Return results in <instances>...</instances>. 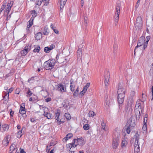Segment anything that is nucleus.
Returning a JSON list of instances; mask_svg holds the SVG:
<instances>
[{
  "instance_id": "f257e3e1",
  "label": "nucleus",
  "mask_w": 153,
  "mask_h": 153,
  "mask_svg": "<svg viewBox=\"0 0 153 153\" xmlns=\"http://www.w3.org/2000/svg\"><path fill=\"white\" fill-rule=\"evenodd\" d=\"M146 95L144 94H142V100L140 101L139 100L136 102V105L135 107V112L136 119L139 120L140 119V116L142 111L143 108L142 106L141 105V104L140 102H143L144 101L146 100Z\"/></svg>"
},
{
  "instance_id": "4be33fe9",
  "label": "nucleus",
  "mask_w": 153,
  "mask_h": 153,
  "mask_svg": "<svg viewBox=\"0 0 153 153\" xmlns=\"http://www.w3.org/2000/svg\"><path fill=\"white\" fill-rule=\"evenodd\" d=\"M128 142L125 138H123L122 139L121 147L123 148L126 146L127 145Z\"/></svg>"
},
{
  "instance_id": "473e14b6",
  "label": "nucleus",
  "mask_w": 153,
  "mask_h": 153,
  "mask_svg": "<svg viewBox=\"0 0 153 153\" xmlns=\"http://www.w3.org/2000/svg\"><path fill=\"white\" fill-rule=\"evenodd\" d=\"M79 86H77V88L76 89V91L74 92L73 93V95L74 96L77 97L79 94Z\"/></svg>"
},
{
  "instance_id": "f03ea898",
  "label": "nucleus",
  "mask_w": 153,
  "mask_h": 153,
  "mask_svg": "<svg viewBox=\"0 0 153 153\" xmlns=\"http://www.w3.org/2000/svg\"><path fill=\"white\" fill-rule=\"evenodd\" d=\"M125 90L122 87L119 88L117 91V101L119 104H122L124 101L125 95Z\"/></svg>"
},
{
  "instance_id": "58836bf2",
  "label": "nucleus",
  "mask_w": 153,
  "mask_h": 153,
  "mask_svg": "<svg viewBox=\"0 0 153 153\" xmlns=\"http://www.w3.org/2000/svg\"><path fill=\"white\" fill-rule=\"evenodd\" d=\"M22 130L19 131L17 134V137L18 138H20L22 136Z\"/></svg>"
},
{
  "instance_id": "7ed1b4c3",
  "label": "nucleus",
  "mask_w": 153,
  "mask_h": 153,
  "mask_svg": "<svg viewBox=\"0 0 153 153\" xmlns=\"http://www.w3.org/2000/svg\"><path fill=\"white\" fill-rule=\"evenodd\" d=\"M56 62V61L54 59H49L44 62V68L46 70H51L53 68Z\"/></svg>"
},
{
  "instance_id": "7c9ffc66",
  "label": "nucleus",
  "mask_w": 153,
  "mask_h": 153,
  "mask_svg": "<svg viewBox=\"0 0 153 153\" xmlns=\"http://www.w3.org/2000/svg\"><path fill=\"white\" fill-rule=\"evenodd\" d=\"M106 126V124L104 123V121H103L102 122L101 125V129H102L103 130L106 131L105 127Z\"/></svg>"
},
{
  "instance_id": "aec40b11",
  "label": "nucleus",
  "mask_w": 153,
  "mask_h": 153,
  "mask_svg": "<svg viewBox=\"0 0 153 153\" xmlns=\"http://www.w3.org/2000/svg\"><path fill=\"white\" fill-rule=\"evenodd\" d=\"M70 90L72 91L73 92L75 90V83L74 82L72 81L71 80L70 81Z\"/></svg>"
},
{
  "instance_id": "052dcab7",
  "label": "nucleus",
  "mask_w": 153,
  "mask_h": 153,
  "mask_svg": "<svg viewBox=\"0 0 153 153\" xmlns=\"http://www.w3.org/2000/svg\"><path fill=\"white\" fill-rule=\"evenodd\" d=\"M2 46V45H0V53H1L3 51Z\"/></svg>"
},
{
  "instance_id": "37998d69",
  "label": "nucleus",
  "mask_w": 153,
  "mask_h": 153,
  "mask_svg": "<svg viewBox=\"0 0 153 153\" xmlns=\"http://www.w3.org/2000/svg\"><path fill=\"white\" fill-rule=\"evenodd\" d=\"M65 116L67 120H70L71 118V116L68 113H65Z\"/></svg>"
},
{
  "instance_id": "ddd939ff",
  "label": "nucleus",
  "mask_w": 153,
  "mask_h": 153,
  "mask_svg": "<svg viewBox=\"0 0 153 153\" xmlns=\"http://www.w3.org/2000/svg\"><path fill=\"white\" fill-rule=\"evenodd\" d=\"M118 141L119 138L118 136L113 139L112 144V147L113 148L117 149L119 144Z\"/></svg>"
},
{
  "instance_id": "a211bd4d",
  "label": "nucleus",
  "mask_w": 153,
  "mask_h": 153,
  "mask_svg": "<svg viewBox=\"0 0 153 153\" xmlns=\"http://www.w3.org/2000/svg\"><path fill=\"white\" fill-rule=\"evenodd\" d=\"M139 141H135L134 151L135 153H138L140 151Z\"/></svg>"
},
{
  "instance_id": "0e129e2a",
  "label": "nucleus",
  "mask_w": 153,
  "mask_h": 153,
  "mask_svg": "<svg viewBox=\"0 0 153 153\" xmlns=\"http://www.w3.org/2000/svg\"><path fill=\"white\" fill-rule=\"evenodd\" d=\"M51 27L53 30L55 28V27H54V25L53 24H51Z\"/></svg>"
},
{
  "instance_id": "423d86ee",
  "label": "nucleus",
  "mask_w": 153,
  "mask_h": 153,
  "mask_svg": "<svg viewBox=\"0 0 153 153\" xmlns=\"http://www.w3.org/2000/svg\"><path fill=\"white\" fill-rule=\"evenodd\" d=\"M56 90L61 93L65 92L66 91V88L65 85L62 84H58L55 85Z\"/></svg>"
},
{
  "instance_id": "e2e57ef3",
  "label": "nucleus",
  "mask_w": 153,
  "mask_h": 153,
  "mask_svg": "<svg viewBox=\"0 0 153 153\" xmlns=\"http://www.w3.org/2000/svg\"><path fill=\"white\" fill-rule=\"evenodd\" d=\"M53 30L56 33V34L59 33V31L57 30L56 29H54V30Z\"/></svg>"
},
{
  "instance_id": "20e7f679",
  "label": "nucleus",
  "mask_w": 153,
  "mask_h": 153,
  "mask_svg": "<svg viewBox=\"0 0 153 153\" xmlns=\"http://www.w3.org/2000/svg\"><path fill=\"white\" fill-rule=\"evenodd\" d=\"M121 4L119 3H117L116 4L115 10V12L114 15V19L115 22H117L119 18V15L120 13Z\"/></svg>"
},
{
  "instance_id": "3c124183",
  "label": "nucleus",
  "mask_w": 153,
  "mask_h": 153,
  "mask_svg": "<svg viewBox=\"0 0 153 153\" xmlns=\"http://www.w3.org/2000/svg\"><path fill=\"white\" fill-rule=\"evenodd\" d=\"M10 111V115L11 117H13L14 114V112L12 110V109H10L9 110Z\"/></svg>"
},
{
  "instance_id": "6ab92c4d",
  "label": "nucleus",
  "mask_w": 153,
  "mask_h": 153,
  "mask_svg": "<svg viewBox=\"0 0 153 153\" xmlns=\"http://www.w3.org/2000/svg\"><path fill=\"white\" fill-rule=\"evenodd\" d=\"M33 17H31L29 21L27 22V27L26 28V30L27 31H28L29 30V28L33 25Z\"/></svg>"
},
{
  "instance_id": "c03bdc74",
  "label": "nucleus",
  "mask_w": 153,
  "mask_h": 153,
  "mask_svg": "<svg viewBox=\"0 0 153 153\" xmlns=\"http://www.w3.org/2000/svg\"><path fill=\"white\" fill-rule=\"evenodd\" d=\"M127 101L128 103L130 105H131L134 102V100H133L132 97H131V100L128 99Z\"/></svg>"
},
{
  "instance_id": "9b49d317",
  "label": "nucleus",
  "mask_w": 153,
  "mask_h": 153,
  "mask_svg": "<svg viewBox=\"0 0 153 153\" xmlns=\"http://www.w3.org/2000/svg\"><path fill=\"white\" fill-rule=\"evenodd\" d=\"M145 37L144 36H142L140 37L138 40L137 45L136 46V48H137L138 47L141 46L145 43Z\"/></svg>"
},
{
  "instance_id": "393cba45",
  "label": "nucleus",
  "mask_w": 153,
  "mask_h": 153,
  "mask_svg": "<svg viewBox=\"0 0 153 153\" xmlns=\"http://www.w3.org/2000/svg\"><path fill=\"white\" fill-rule=\"evenodd\" d=\"M36 39L37 40H40L42 38V34L41 32H39L35 35Z\"/></svg>"
},
{
  "instance_id": "dca6fc26",
  "label": "nucleus",
  "mask_w": 153,
  "mask_h": 153,
  "mask_svg": "<svg viewBox=\"0 0 153 153\" xmlns=\"http://www.w3.org/2000/svg\"><path fill=\"white\" fill-rule=\"evenodd\" d=\"M109 75L110 74L108 71L107 72L105 75H104V79L105 80L104 81V82L105 85L106 86H108V82L110 77Z\"/></svg>"
},
{
  "instance_id": "bf43d9fd",
  "label": "nucleus",
  "mask_w": 153,
  "mask_h": 153,
  "mask_svg": "<svg viewBox=\"0 0 153 153\" xmlns=\"http://www.w3.org/2000/svg\"><path fill=\"white\" fill-rule=\"evenodd\" d=\"M55 47V45L53 44H52L51 45L50 47H49L51 50L53 49Z\"/></svg>"
},
{
  "instance_id": "b1692460",
  "label": "nucleus",
  "mask_w": 153,
  "mask_h": 153,
  "mask_svg": "<svg viewBox=\"0 0 153 153\" xmlns=\"http://www.w3.org/2000/svg\"><path fill=\"white\" fill-rule=\"evenodd\" d=\"M73 136V134L71 133H69L67 134L66 137L64 138L63 140V141L64 142L65 141H66L67 140H68L69 139L71 138Z\"/></svg>"
},
{
  "instance_id": "680f3d73",
  "label": "nucleus",
  "mask_w": 153,
  "mask_h": 153,
  "mask_svg": "<svg viewBox=\"0 0 153 153\" xmlns=\"http://www.w3.org/2000/svg\"><path fill=\"white\" fill-rule=\"evenodd\" d=\"M33 77H32L30 79H29L28 80V82H29L30 83H32V81H33Z\"/></svg>"
},
{
  "instance_id": "c85d7f7f",
  "label": "nucleus",
  "mask_w": 153,
  "mask_h": 153,
  "mask_svg": "<svg viewBox=\"0 0 153 153\" xmlns=\"http://www.w3.org/2000/svg\"><path fill=\"white\" fill-rule=\"evenodd\" d=\"M16 146L15 144H13L10 146V151L13 152L15 150Z\"/></svg>"
},
{
  "instance_id": "4468645a",
  "label": "nucleus",
  "mask_w": 153,
  "mask_h": 153,
  "mask_svg": "<svg viewBox=\"0 0 153 153\" xmlns=\"http://www.w3.org/2000/svg\"><path fill=\"white\" fill-rule=\"evenodd\" d=\"M74 143H76L77 145L79 146L83 145L85 143V142L83 140L82 138L77 139H75L74 140Z\"/></svg>"
},
{
  "instance_id": "c9c22d12",
  "label": "nucleus",
  "mask_w": 153,
  "mask_h": 153,
  "mask_svg": "<svg viewBox=\"0 0 153 153\" xmlns=\"http://www.w3.org/2000/svg\"><path fill=\"white\" fill-rule=\"evenodd\" d=\"M2 128L4 131H7L9 128V126L7 125H2Z\"/></svg>"
},
{
  "instance_id": "774afa93",
  "label": "nucleus",
  "mask_w": 153,
  "mask_h": 153,
  "mask_svg": "<svg viewBox=\"0 0 153 153\" xmlns=\"http://www.w3.org/2000/svg\"><path fill=\"white\" fill-rule=\"evenodd\" d=\"M87 90V89L86 88H85L84 87L82 90L86 93Z\"/></svg>"
},
{
  "instance_id": "338daca9",
  "label": "nucleus",
  "mask_w": 153,
  "mask_h": 153,
  "mask_svg": "<svg viewBox=\"0 0 153 153\" xmlns=\"http://www.w3.org/2000/svg\"><path fill=\"white\" fill-rule=\"evenodd\" d=\"M30 121L31 122L34 123V122H36V121L34 118H30Z\"/></svg>"
},
{
  "instance_id": "4d7b16f0",
  "label": "nucleus",
  "mask_w": 153,
  "mask_h": 153,
  "mask_svg": "<svg viewBox=\"0 0 153 153\" xmlns=\"http://www.w3.org/2000/svg\"><path fill=\"white\" fill-rule=\"evenodd\" d=\"M13 88H11L9 89L8 92V94H9V93H11L13 90Z\"/></svg>"
},
{
  "instance_id": "f3484780",
  "label": "nucleus",
  "mask_w": 153,
  "mask_h": 153,
  "mask_svg": "<svg viewBox=\"0 0 153 153\" xmlns=\"http://www.w3.org/2000/svg\"><path fill=\"white\" fill-rule=\"evenodd\" d=\"M60 114V113L58 112H56L54 114L55 119L59 123V125L64 122L63 121H61V119L59 118Z\"/></svg>"
},
{
  "instance_id": "2f4dec72",
  "label": "nucleus",
  "mask_w": 153,
  "mask_h": 153,
  "mask_svg": "<svg viewBox=\"0 0 153 153\" xmlns=\"http://www.w3.org/2000/svg\"><path fill=\"white\" fill-rule=\"evenodd\" d=\"M6 2H4L3 3L2 5L1 6L0 10V13H1L2 11L5 9L6 6Z\"/></svg>"
},
{
  "instance_id": "5fc2aeb1",
  "label": "nucleus",
  "mask_w": 153,
  "mask_h": 153,
  "mask_svg": "<svg viewBox=\"0 0 153 153\" xmlns=\"http://www.w3.org/2000/svg\"><path fill=\"white\" fill-rule=\"evenodd\" d=\"M90 83H86V85L84 86L86 88H88L90 86Z\"/></svg>"
},
{
  "instance_id": "72a5a7b5",
  "label": "nucleus",
  "mask_w": 153,
  "mask_h": 153,
  "mask_svg": "<svg viewBox=\"0 0 153 153\" xmlns=\"http://www.w3.org/2000/svg\"><path fill=\"white\" fill-rule=\"evenodd\" d=\"M139 135L138 134L137 132L136 133L135 135L134 136V138L135 139V141H139Z\"/></svg>"
},
{
  "instance_id": "1a4fd4ad",
  "label": "nucleus",
  "mask_w": 153,
  "mask_h": 153,
  "mask_svg": "<svg viewBox=\"0 0 153 153\" xmlns=\"http://www.w3.org/2000/svg\"><path fill=\"white\" fill-rule=\"evenodd\" d=\"M42 109L44 111V116L46 117L48 119H51L52 115L49 113L48 108L46 107H43Z\"/></svg>"
},
{
  "instance_id": "412c9836",
  "label": "nucleus",
  "mask_w": 153,
  "mask_h": 153,
  "mask_svg": "<svg viewBox=\"0 0 153 153\" xmlns=\"http://www.w3.org/2000/svg\"><path fill=\"white\" fill-rule=\"evenodd\" d=\"M150 39V37L149 36H147L146 38V41L145 42V43L143 45L142 49L143 50H144L147 47L148 45V42Z\"/></svg>"
},
{
  "instance_id": "49530a36",
  "label": "nucleus",
  "mask_w": 153,
  "mask_h": 153,
  "mask_svg": "<svg viewBox=\"0 0 153 153\" xmlns=\"http://www.w3.org/2000/svg\"><path fill=\"white\" fill-rule=\"evenodd\" d=\"M44 51L46 53H49L51 50H50L49 48L48 47H45L44 49Z\"/></svg>"
},
{
  "instance_id": "9d476101",
  "label": "nucleus",
  "mask_w": 153,
  "mask_h": 153,
  "mask_svg": "<svg viewBox=\"0 0 153 153\" xmlns=\"http://www.w3.org/2000/svg\"><path fill=\"white\" fill-rule=\"evenodd\" d=\"M25 109V105L22 103L20 106L19 112L20 114L22 115V116L24 119H25L27 117Z\"/></svg>"
},
{
  "instance_id": "8fccbe9b",
  "label": "nucleus",
  "mask_w": 153,
  "mask_h": 153,
  "mask_svg": "<svg viewBox=\"0 0 153 153\" xmlns=\"http://www.w3.org/2000/svg\"><path fill=\"white\" fill-rule=\"evenodd\" d=\"M20 92V88H17L15 91V94H19Z\"/></svg>"
},
{
  "instance_id": "603ef678",
  "label": "nucleus",
  "mask_w": 153,
  "mask_h": 153,
  "mask_svg": "<svg viewBox=\"0 0 153 153\" xmlns=\"http://www.w3.org/2000/svg\"><path fill=\"white\" fill-rule=\"evenodd\" d=\"M75 143H74L69 144V145H70V146H71V147H76L77 145H77V144H75Z\"/></svg>"
},
{
  "instance_id": "09e8293b",
  "label": "nucleus",
  "mask_w": 153,
  "mask_h": 153,
  "mask_svg": "<svg viewBox=\"0 0 153 153\" xmlns=\"http://www.w3.org/2000/svg\"><path fill=\"white\" fill-rule=\"evenodd\" d=\"M147 115L146 114L145 115V117L144 119V124H146L147 122Z\"/></svg>"
},
{
  "instance_id": "a878e982",
  "label": "nucleus",
  "mask_w": 153,
  "mask_h": 153,
  "mask_svg": "<svg viewBox=\"0 0 153 153\" xmlns=\"http://www.w3.org/2000/svg\"><path fill=\"white\" fill-rule=\"evenodd\" d=\"M55 145V143H54V142L53 141L51 142L47 146V148L46 149V151H49L50 150V149H48V148L50 147L51 146H53Z\"/></svg>"
},
{
  "instance_id": "bb28decb",
  "label": "nucleus",
  "mask_w": 153,
  "mask_h": 153,
  "mask_svg": "<svg viewBox=\"0 0 153 153\" xmlns=\"http://www.w3.org/2000/svg\"><path fill=\"white\" fill-rule=\"evenodd\" d=\"M40 49V48L39 45H35V49L33 50L34 52H39Z\"/></svg>"
},
{
  "instance_id": "0eeeda50",
  "label": "nucleus",
  "mask_w": 153,
  "mask_h": 153,
  "mask_svg": "<svg viewBox=\"0 0 153 153\" xmlns=\"http://www.w3.org/2000/svg\"><path fill=\"white\" fill-rule=\"evenodd\" d=\"M31 46V45H29L28 44L27 45L24 49L21 51L20 53L21 55L23 56H25L30 50Z\"/></svg>"
},
{
  "instance_id": "2eb2a0df",
  "label": "nucleus",
  "mask_w": 153,
  "mask_h": 153,
  "mask_svg": "<svg viewBox=\"0 0 153 153\" xmlns=\"http://www.w3.org/2000/svg\"><path fill=\"white\" fill-rule=\"evenodd\" d=\"M142 24V20L141 17H138L136 20L135 27H141Z\"/></svg>"
},
{
  "instance_id": "864d4df0",
  "label": "nucleus",
  "mask_w": 153,
  "mask_h": 153,
  "mask_svg": "<svg viewBox=\"0 0 153 153\" xmlns=\"http://www.w3.org/2000/svg\"><path fill=\"white\" fill-rule=\"evenodd\" d=\"M85 93V92L82 90V91H81L80 92V93L79 94V95L80 96L81 95V97H82L83 95H84V94Z\"/></svg>"
},
{
  "instance_id": "5701e85b",
  "label": "nucleus",
  "mask_w": 153,
  "mask_h": 153,
  "mask_svg": "<svg viewBox=\"0 0 153 153\" xmlns=\"http://www.w3.org/2000/svg\"><path fill=\"white\" fill-rule=\"evenodd\" d=\"M67 1V0H61L60 5V10H62V8L64 7Z\"/></svg>"
},
{
  "instance_id": "6e6552de",
  "label": "nucleus",
  "mask_w": 153,
  "mask_h": 153,
  "mask_svg": "<svg viewBox=\"0 0 153 153\" xmlns=\"http://www.w3.org/2000/svg\"><path fill=\"white\" fill-rule=\"evenodd\" d=\"M13 0H8L7 7L5 8L4 10V14L6 12L7 13H9V12L11 10V8L13 5Z\"/></svg>"
},
{
  "instance_id": "ea45409f",
  "label": "nucleus",
  "mask_w": 153,
  "mask_h": 153,
  "mask_svg": "<svg viewBox=\"0 0 153 153\" xmlns=\"http://www.w3.org/2000/svg\"><path fill=\"white\" fill-rule=\"evenodd\" d=\"M83 129L85 130H87L89 129V126L88 124H85L83 126Z\"/></svg>"
},
{
  "instance_id": "c756f323",
  "label": "nucleus",
  "mask_w": 153,
  "mask_h": 153,
  "mask_svg": "<svg viewBox=\"0 0 153 153\" xmlns=\"http://www.w3.org/2000/svg\"><path fill=\"white\" fill-rule=\"evenodd\" d=\"M8 138H5L2 141V143L4 145L7 146L9 143V141L8 140Z\"/></svg>"
},
{
  "instance_id": "79ce46f5",
  "label": "nucleus",
  "mask_w": 153,
  "mask_h": 153,
  "mask_svg": "<svg viewBox=\"0 0 153 153\" xmlns=\"http://www.w3.org/2000/svg\"><path fill=\"white\" fill-rule=\"evenodd\" d=\"M27 97H30V96L32 94V93L30 91V90L29 88L28 89V90L27 92Z\"/></svg>"
},
{
  "instance_id": "e433bc0d",
  "label": "nucleus",
  "mask_w": 153,
  "mask_h": 153,
  "mask_svg": "<svg viewBox=\"0 0 153 153\" xmlns=\"http://www.w3.org/2000/svg\"><path fill=\"white\" fill-rule=\"evenodd\" d=\"M47 29L45 27L42 30V33L44 35H47L48 34L49 32L47 31Z\"/></svg>"
},
{
  "instance_id": "cd10ccee",
  "label": "nucleus",
  "mask_w": 153,
  "mask_h": 153,
  "mask_svg": "<svg viewBox=\"0 0 153 153\" xmlns=\"http://www.w3.org/2000/svg\"><path fill=\"white\" fill-rule=\"evenodd\" d=\"M118 48V45L116 42H114L113 45L114 51L113 52L115 53L117 52V50Z\"/></svg>"
},
{
  "instance_id": "39448f33",
  "label": "nucleus",
  "mask_w": 153,
  "mask_h": 153,
  "mask_svg": "<svg viewBox=\"0 0 153 153\" xmlns=\"http://www.w3.org/2000/svg\"><path fill=\"white\" fill-rule=\"evenodd\" d=\"M135 120L133 116H131L128 121V123L129 124L128 126H127L126 129V131L127 134H130V126H134L135 125Z\"/></svg>"
},
{
  "instance_id": "69168bd1",
  "label": "nucleus",
  "mask_w": 153,
  "mask_h": 153,
  "mask_svg": "<svg viewBox=\"0 0 153 153\" xmlns=\"http://www.w3.org/2000/svg\"><path fill=\"white\" fill-rule=\"evenodd\" d=\"M84 1V0H81V5L82 7L83 6Z\"/></svg>"
},
{
  "instance_id": "a19ab883",
  "label": "nucleus",
  "mask_w": 153,
  "mask_h": 153,
  "mask_svg": "<svg viewBox=\"0 0 153 153\" xmlns=\"http://www.w3.org/2000/svg\"><path fill=\"white\" fill-rule=\"evenodd\" d=\"M9 14V13H7L6 12H5V13L4 14V15L7 16V18L6 19V20L7 21L8 20H9L10 18L11 17V14L8 15Z\"/></svg>"
},
{
  "instance_id": "4c0bfd02",
  "label": "nucleus",
  "mask_w": 153,
  "mask_h": 153,
  "mask_svg": "<svg viewBox=\"0 0 153 153\" xmlns=\"http://www.w3.org/2000/svg\"><path fill=\"white\" fill-rule=\"evenodd\" d=\"M83 23L85 26H87L88 23V18L87 17H84V20Z\"/></svg>"
},
{
  "instance_id": "13d9d810",
  "label": "nucleus",
  "mask_w": 153,
  "mask_h": 153,
  "mask_svg": "<svg viewBox=\"0 0 153 153\" xmlns=\"http://www.w3.org/2000/svg\"><path fill=\"white\" fill-rule=\"evenodd\" d=\"M51 98L50 97H48L45 100V101L46 102H49L51 101Z\"/></svg>"
},
{
  "instance_id": "f8f14e48",
  "label": "nucleus",
  "mask_w": 153,
  "mask_h": 153,
  "mask_svg": "<svg viewBox=\"0 0 153 153\" xmlns=\"http://www.w3.org/2000/svg\"><path fill=\"white\" fill-rule=\"evenodd\" d=\"M83 46H84V45L82 43V44L80 45L79 46L78 49L77 51V56L78 59H80L81 58L82 55V47Z\"/></svg>"
},
{
  "instance_id": "6e6d98bb",
  "label": "nucleus",
  "mask_w": 153,
  "mask_h": 153,
  "mask_svg": "<svg viewBox=\"0 0 153 153\" xmlns=\"http://www.w3.org/2000/svg\"><path fill=\"white\" fill-rule=\"evenodd\" d=\"M147 128L146 125H145V124H144V125H143V127H142V129L143 131H145L147 130Z\"/></svg>"
},
{
  "instance_id": "de8ad7c7",
  "label": "nucleus",
  "mask_w": 153,
  "mask_h": 153,
  "mask_svg": "<svg viewBox=\"0 0 153 153\" xmlns=\"http://www.w3.org/2000/svg\"><path fill=\"white\" fill-rule=\"evenodd\" d=\"M88 114L89 116L93 117L94 115V113L93 111H89Z\"/></svg>"
},
{
  "instance_id": "f704fd0d",
  "label": "nucleus",
  "mask_w": 153,
  "mask_h": 153,
  "mask_svg": "<svg viewBox=\"0 0 153 153\" xmlns=\"http://www.w3.org/2000/svg\"><path fill=\"white\" fill-rule=\"evenodd\" d=\"M31 15L32 16V17H33L34 19V18L36 17L37 16V13L36 11L35 10H32L31 11Z\"/></svg>"
},
{
  "instance_id": "a18cd8bd",
  "label": "nucleus",
  "mask_w": 153,
  "mask_h": 153,
  "mask_svg": "<svg viewBox=\"0 0 153 153\" xmlns=\"http://www.w3.org/2000/svg\"><path fill=\"white\" fill-rule=\"evenodd\" d=\"M43 1V0H37L36 5H38V6H40Z\"/></svg>"
}]
</instances>
